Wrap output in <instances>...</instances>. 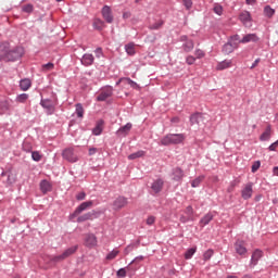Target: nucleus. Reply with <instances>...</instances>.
Instances as JSON below:
<instances>
[{
	"label": "nucleus",
	"mask_w": 278,
	"mask_h": 278,
	"mask_svg": "<svg viewBox=\"0 0 278 278\" xmlns=\"http://www.w3.org/2000/svg\"><path fill=\"white\" fill-rule=\"evenodd\" d=\"M236 49H238V42L228 41L223 46L222 53H224L225 55H229L233 53Z\"/></svg>",
	"instance_id": "16"
},
{
	"label": "nucleus",
	"mask_w": 278,
	"mask_h": 278,
	"mask_svg": "<svg viewBox=\"0 0 278 278\" xmlns=\"http://www.w3.org/2000/svg\"><path fill=\"white\" fill-rule=\"evenodd\" d=\"M39 105H41L48 116H52V114H55V105L58 103H53L51 99L41 98Z\"/></svg>",
	"instance_id": "6"
},
{
	"label": "nucleus",
	"mask_w": 278,
	"mask_h": 278,
	"mask_svg": "<svg viewBox=\"0 0 278 278\" xmlns=\"http://www.w3.org/2000/svg\"><path fill=\"white\" fill-rule=\"evenodd\" d=\"M31 160L34 162H40V160H42V154H40V152H38V151H33L31 152Z\"/></svg>",
	"instance_id": "45"
},
{
	"label": "nucleus",
	"mask_w": 278,
	"mask_h": 278,
	"mask_svg": "<svg viewBox=\"0 0 278 278\" xmlns=\"http://www.w3.org/2000/svg\"><path fill=\"white\" fill-rule=\"evenodd\" d=\"M264 15L267 16V18H273V16H275V9L270 8V5H266L264 8Z\"/></svg>",
	"instance_id": "40"
},
{
	"label": "nucleus",
	"mask_w": 278,
	"mask_h": 278,
	"mask_svg": "<svg viewBox=\"0 0 278 278\" xmlns=\"http://www.w3.org/2000/svg\"><path fill=\"white\" fill-rule=\"evenodd\" d=\"M240 35L236 34L229 37L228 42H238V47H240Z\"/></svg>",
	"instance_id": "47"
},
{
	"label": "nucleus",
	"mask_w": 278,
	"mask_h": 278,
	"mask_svg": "<svg viewBox=\"0 0 278 278\" xmlns=\"http://www.w3.org/2000/svg\"><path fill=\"white\" fill-rule=\"evenodd\" d=\"M31 88V80L29 78H23L20 80V89L23 90V92H27Z\"/></svg>",
	"instance_id": "25"
},
{
	"label": "nucleus",
	"mask_w": 278,
	"mask_h": 278,
	"mask_svg": "<svg viewBox=\"0 0 278 278\" xmlns=\"http://www.w3.org/2000/svg\"><path fill=\"white\" fill-rule=\"evenodd\" d=\"M125 81H127V85L128 86H131V88H137L138 87V84L136 81H134L131 78H124Z\"/></svg>",
	"instance_id": "57"
},
{
	"label": "nucleus",
	"mask_w": 278,
	"mask_h": 278,
	"mask_svg": "<svg viewBox=\"0 0 278 278\" xmlns=\"http://www.w3.org/2000/svg\"><path fill=\"white\" fill-rule=\"evenodd\" d=\"M253 197V182H248L241 190V198L243 201H249Z\"/></svg>",
	"instance_id": "14"
},
{
	"label": "nucleus",
	"mask_w": 278,
	"mask_h": 278,
	"mask_svg": "<svg viewBox=\"0 0 278 278\" xmlns=\"http://www.w3.org/2000/svg\"><path fill=\"white\" fill-rule=\"evenodd\" d=\"M8 62H16V60H21L23 55L25 54V50L23 47H15L13 49H10V42H8Z\"/></svg>",
	"instance_id": "4"
},
{
	"label": "nucleus",
	"mask_w": 278,
	"mask_h": 278,
	"mask_svg": "<svg viewBox=\"0 0 278 278\" xmlns=\"http://www.w3.org/2000/svg\"><path fill=\"white\" fill-rule=\"evenodd\" d=\"M163 26H164V21L159 20L157 22L150 24L149 29H151L152 31H157V29H162Z\"/></svg>",
	"instance_id": "32"
},
{
	"label": "nucleus",
	"mask_w": 278,
	"mask_h": 278,
	"mask_svg": "<svg viewBox=\"0 0 278 278\" xmlns=\"http://www.w3.org/2000/svg\"><path fill=\"white\" fill-rule=\"evenodd\" d=\"M22 149L25 151V153H31L34 151V146L29 140H24Z\"/></svg>",
	"instance_id": "33"
},
{
	"label": "nucleus",
	"mask_w": 278,
	"mask_h": 278,
	"mask_svg": "<svg viewBox=\"0 0 278 278\" xmlns=\"http://www.w3.org/2000/svg\"><path fill=\"white\" fill-rule=\"evenodd\" d=\"M185 214H187L189 218H192V216H194V208H192V205L186 207Z\"/></svg>",
	"instance_id": "50"
},
{
	"label": "nucleus",
	"mask_w": 278,
	"mask_h": 278,
	"mask_svg": "<svg viewBox=\"0 0 278 278\" xmlns=\"http://www.w3.org/2000/svg\"><path fill=\"white\" fill-rule=\"evenodd\" d=\"M260 62H262V59H256L253 63H252V65L250 66V68H251V71H253V68H255L256 66H257V64H260Z\"/></svg>",
	"instance_id": "63"
},
{
	"label": "nucleus",
	"mask_w": 278,
	"mask_h": 278,
	"mask_svg": "<svg viewBox=\"0 0 278 278\" xmlns=\"http://www.w3.org/2000/svg\"><path fill=\"white\" fill-rule=\"evenodd\" d=\"M97 148H90L89 149V155H94L97 153Z\"/></svg>",
	"instance_id": "64"
},
{
	"label": "nucleus",
	"mask_w": 278,
	"mask_h": 278,
	"mask_svg": "<svg viewBox=\"0 0 278 278\" xmlns=\"http://www.w3.org/2000/svg\"><path fill=\"white\" fill-rule=\"evenodd\" d=\"M22 12H25L26 14H31L34 12V5L33 4H25L22 8Z\"/></svg>",
	"instance_id": "48"
},
{
	"label": "nucleus",
	"mask_w": 278,
	"mask_h": 278,
	"mask_svg": "<svg viewBox=\"0 0 278 278\" xmlns=\"http://www.w3.org/2000/svg\"><path fill=\"white\" fill-rule=\"evenodd\" d=\"M76 201H86V192L81 191L76 194Z\"/></svg>",
	"instance_id": "55"
},
{
	"label": "nucleus",
	"mask_w": 278,
	"mask_h": 278,
	"mask_svg": "<svg viewBox=\"0 0 278 278\" xmlns=\"http://www.w3.org/2000/svg\"><path fill=\"white\" fill-rule=\"evenodd\" d=\"M197 62V58H194L193 55H188L186 58V63L189 65V66H192V64H194Z\"/></svg>",
	"instance_id": "53"
},
{
	"label": "nucleus",
	"mask_w": 278,
	"mask_h": 278,
	"mask_svg": "<svg viewBox=\"0 0 278 278\" xmlns=\"http://www.w3.org/2000/svg\"><path fill=\"white\" fill-rule=\"evenodd\" d=\"M125 51H126L127 55H130V56L136 55V43L129 42V43L125 45Z\"/></svg>",
	"instance_id": "27"
},
{
	"label": "nucleus",
	"mask_w": 278,
	"mask_h": 278,
	"mask_svg": "<svg viewBox=\"0 0 278 278\" xmlns=\"http://www.w3.org/2000/svg\"><path fill=\"white\" fill-rule=\"evenodd\" d=\"M270 131H271V127H270V125H268L265 128V131L261 135L260 140L262 142H266V141L270 140Z\"/></svg>",
	"instance_id": "29"
},
{
	"label": "nucleus",
	"mask_w": 278,
	"mask_h": 278,
	"mask_svg": "<svg viewBox=\"0 0 278 278\" xmlns=\"http://www.w3.org/2000/svg\"><path fill=\"white\" fill-rule=\"evenodd\" d=\"M116 277H117V278H125V277H127V268H125V267L119 268V269L116 271Z\"/></svg>",
	"instance_id": "46"
},
{
	"label": "nucleus",
	"mask_w": 278,
	"mask_h": 278,
	"mask_svg": "<svg viewBox=\"0 0 278 278\" xmlns=\"http://www.w3.org/2000/svg\"><path fill=\"white\" fill-rule=\"evenodd\" d=\"M194 49V41L192 39L187 40L185 43H182V50L185 53H190Z\"/></svg>",
	"instance_id": "30"
},
{
	"label": "nucleus",
	"mask_w": 278,
	"mask_h": 278,
	"mask_svg": "<svg viewBox=\"0 0 278 278\" xmlns=\"http://www.w3.org/2000/svg\"><path fill=\"white\" fill-rule=\"evenodd\" d=\"M147 225L151 226L155 223V216L151 215L147 218Z\"/></svg>",
	"instance_id": "61"
},
{
	"label": "nucleus",
	"mask_w": 278,
	"mask_h": 278,
	"mask_svg": "<svg viewBox=\"0 0 278 278\" xmlns=\"http://www.w3.org/2000/svg\"><path fill=\"white\" fill-rule=\"evenodd\" d=\"M39 187L42 194H47V192H51V190H53V185H51L47 179L41 180Z\"/></svg>",
	"instance_id": "21"
},
{
	"label": "nucleus",
	"mask_w": 278,
	"mask_h": 278,
	"mask_svg": "<svg viewBox=\"0 0 278 278\" xmlns=\"http://www.w3.org/2000/svg\"><path fill=\"white\" fill-rule=\"evenodd\" d=\"M203 121V114L201 113H194L190 116V123L191 125H199Z\"/></svg>",
	"instance_id": "28"
},
{
	"label": "nucleus",
	"mask_w": 278,
	"mask_h": 278,
	"mask_svg": "<svg viewBox=\"0 0 278 278\" xmlns=\"http://www.w3.org/2000/svg\"><path fill=\"white\" fill-rule=\"evenodd\" d=\"M233 247L237 255H240V257H247L249 250L247 249V242H244V240H237Z\"/></svg>",
	"instance_id": "9"
},
{
	"label": "nucleus",
	"mask_w": 278,
	"mask_h": 278,
	"mask_svg": "<svg viewBox=\"0 0 278 278\" xmlns=\"http://www.w3.org/2000/svg\"><path fill=\"white\" fill-rule=\"evenodd\" d=\"M163 188H164V180L162 178H157L151 185V190L154 192V194H160Z\"/></svg>",
	"instance_id": "18"
},
{
	"label": "nucleus",
	"mask_w": 278,
	"mask_h": 278,
	"mask_svg": "<svg viewBox=\"0 0 278 278\" xmlns=\"http://www.w3.org/2000/svg\"><path fill=\"white\" fill-rule=\"evenodd\" d=\"M77 249H79V245H73L71 248H67L62 254L52 256L50 258V262H53L54 264L64 262V260H68L71 255H75V253H77Z\"/></svg>",
	"instance_id": "3"
},
{
	"label": "nucleus",
	"mask_w": 278,
	"mask_h": 278,
	"mask_svg": "<svg viewBox=\"0 0 278 278\" xmlns=\"http://www.w3.org/2000/svg\"><path fill=\"white\" fill-rule=\"evenodd\" d=\"M214 220V214L212 213H206L201 219H200V225L201 227H205L206 225H210Z\"/></svg>",
	"instance_id": "26"
},
{
	"label": "nucleus",
	"mask_w": 278,
	"mask_h": 278,
	"mask_svg": "<svg viewBox=\"0 0 278 278\" xmlns=\"http://www.w3.org/2000/svg\"><path fill=\"white\" fill-rule=\"evenodd\" d=\"M75 114L77 115V118H84V105L81 103L76 104Z\"/></svg>",
	"instance_id": "41"
},
{
	"label": "nucleus",
	"mask_w": 278,
	"mask_h": 278,
	"mask_svg": "<svg viewBox=\"0 0 278 278\" xmlns=\"http://www.w3.org/2000/svg\"><path fill=\"white\" fill-rule=\"evenodd\" d=\"M144 155H147V152H144V150H139L128 155V160H138L139 157H144Z\"/></svg>",
	"instance_id": "34"
},
{
	"label": "nucleus",
	"mask_w": 278,
	"mask_h": 278,
	"mask_svg": "<svg viewBox=\"0 0 278 278\" xmlns=\"http://www.w3.org/2000/svg\"><path fill=\"white\" fill-rule=\"evenodd\" d=\"M238 186V182L236 180H232L227 188V192H233L235 188Z\"/></svg>",
	"instance_id": "56"
},
{
	"label": "nucleus",
	"mask_w": 278,
	"mask_h": 278,
	"mask_svg": "<svg viewBox=\"0 0 278 278\" xmlns=\"http://www.w3.org/2000/svg\"><path fill=\"white\" fill-rule=\"evenodd\" d=\"M172 181H177L181 184L184 181V177H186V173L181 169V167H174L170 173Z\"/></svg>",
	"instance_id": "13"
},
{
	"label": "nucleus",
	"mask_w": 278,
	"mask_h": 278,
	"mask_svg": "<svg viewBox=\"0 0 278 278\" xmlns=\"http://www.w3.org/2000/svg\"><path fill=\"white\" fill-rule=\"evenodd\" d=\"M85 244L90 249H92V247H97V236H94L93 233L87 235L85 239Z\"/></svg>",
	"instance_id": "24"
},
{
	"label": "nucleus",
	"mask_w": 278,
	"mask_h": 278,
	"mask_svg": "<svg viewBox=\"0 0 278 278\" xmlns=\"http://www.w3.org/2000/svg\"><path fill=\"white\" fill-rule=\"evenodd\" d=\"M262 257H264V252L260 249L254 250L251 256V265L257 266V263L260 262V260H262Z\"/></svg>",
	"instance_id": "19"
},
{
	"label": "nucleus",
	"mask_w": 278,
	"mask_h": 278,
	"mask_svg": "<svg viewBox=\"0 0 278 278\" xmlns=\"http://www.w3.org/2000/svg\"><path fill=\"white\" fill-rule=\"evenodd\" d=\"M10 110V103L8 100H1L0 101V114H5Z\"/></svg>",
	"instance_id": "37"
},
{
	"label": "nucleus",
	"mask_w": 278,
	"mask_h": 278,
	"mask_svg": "<svg viewBox=\"0 0 278 278\" xmlns=\"http://www.w3.org/2000/svg\"><path fill=\"white\" fill-rule=\"evenodd\" d=\"M83 66H92L94 64V55L90 53H85L80 60Z\"/></svg>",
	"instance_id": "20"
},
{
	"label": "nucleus",
	"mask_w": 278,
	"mask_h": 278,
	"mask_svg": "<svg viewBox=\"0 0 278 278\" xmlns=\"http://www.w3.org/2000/svg\"><path fill=\"white\" fill-rule=\"evenodd\" d=\"M53 67L54 65L51 62L42 65L43 71H53Z\"/></svg>",
	"instance_id": "58"
},
{
	"label": "nucleus",
	"mask_w": 278,
	"mask_h": 278,
	"mask_svg": "<svg viewBox=\"0 0 278 278\" xmlns=\"http://www.w3.org/2000/svg\"><path fill=\"white\" fill-rule=\"evenodd\" d=\"M0 62L8 61V42L0 43Z\"/></svg>",
	"instance_id": "22"
},
{
	"label": "nucleus",
	"mask_w": 278,
	"mask_h": 278,
	"mask_svg": "<svg viewBox=\"0 0 278 278\" xmlns=\"http://www.w3.org/2000/svg\"><path fill=\"white\" fill-rule=\"evenodd\" d=\"M93 205H94V202L92 200L80 203L75 208V211L72 214H70L68 219L75 220V218H77V216H79L81 212H86V210H90V207H92Z\"/></svg>",
	"instance_id": "5"
},
{
	"label": "nucleus",
	"mask_w": 278,
	"mask_h": 278,
	"mask_svg": "<svg viewBox=\"0 0 278 278\" xmlns=\"http://www.w3.org/2000/svg\"><path fill=\"white\" fill-rule=\"evenodd\" d=\"M262 166V163L260 161H255L252 164V173H257V170H260V167Z\"/></svg>",
	"instance_id": "52"
},
{
	"label": "nucleus",
	"mask_w": 278,
	"mask_h": 278,
	"mask_svg": "<svg viewBox=\"0 0 278 278\" xmlns=\"http://www.w3.org/2000/svg\"><path fill=\"white\" fill-rule=\"evenodd\" d=\"M231 66H233V61L224 60L217 63L216 71H226V68H231Z\"/></svg>",
	"instance_id": "23"
},
{
	"label": "nucleus",
	"mask_w": 278,
	"mask_h": 278,
	"mask_svg": "<svg viewBox=\"0 0 278 278\" xmlns=\"http://www.w3.org/2000/svg\"><path fill=\"white\" fill-rule=\"evenodd\" d=\"M119 253L121 251H118V249H113L109 254H106L105 260L108 261L116 260Z\"/></svg>",
	"instance_id": "39"
},
{
	"label": "nucleus",
	"mask_w": 278,
	"mask_h": 278,
	"mask_svg": "<svg viewBox=\"0 0 278 278\" xmlns=\"http://www.w3.org/2000/svg\"><path fill=\"white\" fill-rule=\"evenodd\" d=\"M213 255H214V250H212V249L206 250L203 254L204 262H210V260H212Z\"/></svg>",
	"instance_id": "44"
},
{
	"label": "nucleus",
	"mask_w": 278,
	"mask_h": 278,
	"mask_svg": "<svg viewBox=\"0 0 278 278\" xmlns=\"http://www.w3.org/2000/svg\"><path fill=\"white\" fill-rule=\"evenodd\" d=\"M213 11L215 12V14H217V16H223V5L215 4Z\"/></svg>",
	"instance_id": "51"
},
{
	"label": "nucleus",
	"mask_w": 278,
	"mask_h": 278,
	"mask_svg": "<svg viewBox=\"0 0 278 278\" xmlns=\"http://www.w3.org/2000/svg\"><path fill=\"white\" fill-rule=\"evenodd\" d=\"M182 2L187 10H190L192 8V0H182Z\"/></svg>",
	"instance_id": "60"
},
{
	"label": "nucleus",
	"mask_w": 278,
	"mask_h": 278,
	"mask_svg": "<svg viewBox=\"0 0 278 278\" xmlns=\"http://www.w3.org/2000/svg\"><path fill=\"white\" fill-rule=\"evenodd\" d=\"M241 45H249V42H260V37L255 33L247 34L239 40Z\"/></svg>",
	"instance_id": "15"
},
{
	"label": "nucleus",
	"mask_w": 278,
	"mask_h": 278,
	"mask_svg": "<svg viewBox=\"0 0 278 278\" xmlns=\"http://www.w3.org/2000/svg\"><path fill=\"white\" fill-rule=\"evenodd\" d=\"M194 253H197V247L188 249L185 253V260H192Z\"/></svg>",
	"instance_id": "43"
},
{
	"label": "nucleus",
	"mask_w": 278,
	"mask_h": 278,
	"mask_svg": "<svg viewBox=\"0 0 278 278\" xmlns=\"http://www.w3.org/2000/svg\"><path fill=\"white\" fill-rule=\"evenodd\" d=\"M128 203H129V200L126 197L119 195L115 198V200L113 201L112 207L114 212H121L123 207H127Z\"/></svg>",
	"instance_id": "7"
},
{
	"label": "nucleus",
	"mask_w": 278,
	"mask_h": 278,
	"mask_svg": "<svg viewBox=\"0 0 278 278\" xmlns=\"http://www.w3.org/2000/svg\"><path fill=\"white\" fill-rule=\"evenodd\" d=\"M138 247H140V241H138L137 243H131L127 245L124 250L125 255H129L131 251L138 249Z\"/></svg>",
	"instance_id": "36"
},
{
	"label": "nucleus",
	"mask_w": 278,
	"mask_h": 278,
	"mask_svg": "<svg viewBox=\"0 0 278 278\" xmlns=\"http://www.w3.org/2000/svg\"><path fill=\"white\" fill-rule=\"evenodd\" d=\"M277 147H278V141L271 143V144L268 147V151H277Z\"/></svg>",
	"instance_id": "62"
},
{
	"label": "nucleus",
	"mask_w": 278,
	"mask_h": 278,
	"mask_svg": "<svg viewBox=\"0 0 278 278\" xmlns=\"http://www.w3.org/2000/svg\"><path fill=\"white\" fill-rule=\"evenodd\" d=\"M27 99H29V94L21 93V94L16 96L15 101H16V103H26Z\"/></svg>",
	"instance_id": "42"
},
{
	"label": "nucleus",
	"mask_w": 278,
	"mask_h": 278,
	"mask_svg": "<svg viewBox=\"0 0 278 278\" xmlns=\"http://www.w3.org/2000/svg\"><path fill=\"white\" fill-rule=\"evenodd\" d=\"M186 140L184 134H168L161 139L162 147H170V144H181Z\"/></svg>",
	"instance_id": "1"
},
{
	"label": "nucleus",
	"mask_w": 278,
	"mask_h": 278,
	"mask_svg": "<svg viewBox=\"0 0 278 278\" xmlns=\"http://www.w3.org/2000/svg\"><path fill=\"white\" fill-rule=\"evenodd\" d=\"M94 53H96V58H103V48H97L94 50Z\"/></svg>",
	"instance_id": "59"
},
{
	"label": "nucleus",
	"mask_w": 278,
	"mask_h": 278,
	"mask_svg": "<svg viewBox=\"0 0 278 278\" xmlns=\"http://www.w3.org/2000/svg\"><path fill=\"white\" fill-rule=\"evenodd\" d=\"M205 179L204 175L198 176L195 179L191 181V188H199L201 186V182Z\"/></svg>",
	"instance_id": "38"
},
{
	"label": "nucleus",
	"mask_w": 278,
	"mask_h": 278,
	"mask_svg": "<svg viewBox=\"0 0 278 278\" xmlns=\"http://www.w3.org/2000/svg\"><path fill=\"white\" fill-rule=\"evenodd\" d=\"M99 216H101V212L92 210L88 213L78 216L76 223H86V220H94V218H99Z\"/></svg>",
	"instance_id": "10"
},
{
	"label": "nucleus",
	"mask_w": 278,
	"mask_h": 278,
	"mask_svg": "<svg viewBox=\"0 0 278 278\" xmlns=\"http://www.w3.org/2000/svg\"><path fill=\"white\" fill-rule=\"evenodd\" d=\"M102 18L108 23L109 25H112L114 23V13H112V7L104 5L101 10Z\"/></svg>",
	"instance_id": "11"
},
{
	"label": "nucleus",
	"mask_w": 278,
	"mask_h": 278,
	"mask_svg": "<svg viewBox=\"0 0 278 278\" xmlns=\"http://www.w3.org/2000/svg\"><path fill=\"white\" fill-rule=\"evenodd\" d=\"M239 21L242 23L243 27H253V17L249 11H242L239 14Z\"/></svg>",
	"instance_id": "12"
},
{
	"label": "nucleus",
	"mask_w": 278,
	"mask_h": 278,
	"mask_svg": "<svg viewBox=\"0 0 278 278\" xmlns=\"http://www.w3.org/2000/svg\"><path fill=\"white\" fill-rule=\"evenodd\" d=\"M114 94V87L113 86H105L101 89L99 96L97 97V101H108L110 97Z\"/></svg>",
	"instance_id": "8"
},
{
	"label": "nucleus",
	"mask_w": 278,
	"mask_h": 278,
	"mask_svg": "<svg viewBox=\"0 0 278 278\" xmlns=\"http://www.w3.org/2000/svg\"><path fill=\"white\" fill-rule=\"evenodd\" d=\"M194 55L195 60H202V58H205V52L201 49H195Z\"/></svg>",
	"instance_id": "49"
},
{
	"label": "nucleus",
	"mask_w": 278,
	"mask_h": 278,
	"mask_svg": "<svg viewBox=\"0 0 278 278\" xmlns=\"http://www.w3.org/2000/svg\"><path fill=\"white\" fill-rule=\"evenodd\" d=\"M131 123H127L126 125L118 128V130L115 132L117 138H126V136H129V131H131Z\"/></svg>",
	"instance_id": "17"
},
{
	"label": "nucleus",
	"mask_w": 278,
	"mask_h": 278,
	"mask_svg": "<svg viewBox=\"0 0 278 278\" xmlns=\"http://www.w3.org/2000/svg\"><path fill=\"white\" fill-rule=\"evenodd\" d=\"M62 157L70 164H75L79 162V154L77 152V147H67L62 151Z\"/></svg>",
	"instance_id": "2"
},
{
	"label": "nucleus",
	"mask_w": 278,
	"mask_h": 278,
	"mask_svg": "<svg viewBox=\"0 0 278 278\" xmlns=\"http://www.w3.org/2000/svg\"><path fill=\"white\" fill-rule=\"evenodd\" d=\"M142 261H144V256H143V255L136 256V257L129 263V266H131V264H138V262H142Z\"/></svg>",
	"instance_id": "54"
},
{
	"label": "nucleus",
	"mask_w": 278,
	"mask_h": 278,
	"mask_svg": "<svg viewBox=\"0 0 278 278\" xmlns=\"http://www.w3.org/2000/svg\"><path fill=\"white\" fill-rule=\"evenodd\" d=\"M103 134V121L97 123L96 127L92 129L93 136H101Z\"/></svg>",
	"instance_id": "31"
},
{
	"label": "nucleus",
	"mask_w": 278,
	"mask_h": 278,
	"mask_svg": "<svg viewBox=\"0 0 278 278\" xmlns=\"http://www.w3.org/2000/svg\"><path fill=\"white\" fill-rule=\"evenodd\" d=\"M105 27V22L101 18H96L93 21V28L98 29V31H101Z\"/></svg>",
	"instance_id": "35"
}]
</instances>
